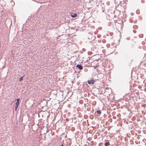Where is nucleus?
I'll list each match as a JSON object with an SVG mask.
<instances>
[{
  "label": "nucleus",
  "mask_w": 146,
  "mask_h": 146,
  "mask_svg": "<svg viewBox=\"0 0 146 146\" xmlns=\"http://www.w3.org/2000/svg\"><path fill=\"white\" fill-rule=\"evenodd\" d=\"M76 67L79 68L80 70H82L83 69V66L80 64L77 65Z\"/></svg>",
  "instance_id": "obj_2"
},
{
  "label": "nucleus",
  "mask_w": 146,
  "mask_h": 146,
  "mask_svg": "<svg viewBox=\"0 0 146 146\" xmlns=\"http://www.w3.org/2000/svg\"><path fill=\"white\" fill-rule=\"evenodd\" d=\"M61 146H63V144H62V145H61Z\"/></svg>",
  "instance_id": "obj_10"
},
{
  "label": "nucleus",
  "mask_w": 146,
  "mask_h": 146,
  "mask_svg": "<svg viewBox=\"0 0 146 146\" xmlns=\"http://www.w3.org/2000/svg\"><path fill=\"white\" fill-rule=\"evenodd\" d=\"M16 100H17V102L16 103L15 106H18L19 102L20 99L19 98H18Z\"/></svg>",
  "instance_id": "obj_3"
},
{
  "label": "nucleus",
  "mask_w": 146,
  "mask_h": 146,
  "mask_svg": "<svg viewBox=\"0 0 146 146\" xmlns=\"http://www.w3.org/2000/svg\"><path fill=\"white\" fill-rule=\"evenodd\" d=\"M23 76L19 78V81H21L23 80Z\"/></svg>",
  "instance_id": "obj_7"
},
{
  "label": "nucleus",
  "mask_w": 146,
  "mask_h": 146,
  "mask_svg": "<svg viewBox=\"0 0 146 146\" xmlns=\"http://www.w3.org/2000/svg\"><path fill=\"white\" fill-rule=\"evenodd\" d=\"M18 106H15V110L16 111L18 108Z\"/></svg>",
  "instance_id": "obj_8"
},
{
  "label": "nucleus",
  "mask_w": 146,
  "mask_h": 146,
  "mask_svg": "<svg viewBox=\"0 0 146 146\" xmlns=\"http://www.w3.org/2000/svg\"><path fill=\"white\" fill-rule=\"evenodd\" d=\"M97 66H94V68L95 69H96V68L97 67Z\"/></svg>",
  "instance_id": "obj_9"
},
{
  "label": "nucleus",
  "mask_w": 146,
  "mask_h": 146,
  "mask_svg": "<svg viewBox=\"0 0 146 146\" xmlns=\"http://www.w3.org/2000/svg\"><path fill=\"white\" fill-rule=\"evenodd\" d=\"M77 15L76 13H74L73 14L71 15V16L73 18L75 17H76Z\"/></svg>",
  "instance_id": "obj_4"
},
{
  "label": "nucleus",
  "mask_w": 146,
  "mask_h": 146,
  "mask_svg": "<svg viewBox=\"0 0 146 146\" xmlns=\"http://www.w3.org/2000/svg\"><path fill=\"white\" fill-rule=\"evenodd\" d=\"M88 84H93L94 83V80L92 79H91L90 80H88Z\"/></svg>",
  "instance_id": "obj_1"
},
{
  "label": "nucleus",
  "mask_w": 146,
  "mask_h": 146,
  "mask_svg": "<svg viewBox=\"0 0 146 146\" xmlns=\"http://www.w3.org/2000/svg\"><path fill=\"white\" fill-rule=\"evenodd\" d=\"M97 113L98 114H100L101 113V111L100 110H97Z\"/></svg>",
  "instance_id": "obj_6"
},
{
  "label": "nucleus",
  "mask_w": 146,
  "mask_h": 146,
  "mask_svg": "<svg viewBox=\"0 0 146 146\" xmlns=\"http://www.w3.org/2000/svg\"><path fill=\"white\" fill-rule=\"evenodd\" d=\"M110 145V143L109 142L106 143L105 144V146H108Z\"/></svg>",
  "instance_id": "obj_5"
}]
</instances>
